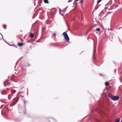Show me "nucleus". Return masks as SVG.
Here are the masks:
<instances>
[{"instance_id": "7ed1b4c3", "label": "nucleus", "mask_w": 122, "mask_h": 122, "mask_svg": "<svg viewBox=\"0 0 122 122\" xmlns=\"http://www.w3.org/2000/svg\"><path fill=\"white\" fill-rule=\"evenodd\" d=\"M96 52V50L95 49H94L93 51V58L94 59H96V55H95V54Z\"/></svg>"}, {"instance_id": "4468645a", "label": "nucleus", "mask_w": 122, "mask_h": 122, "mask_svg": "<svg viewBox=\"0 0 122 122\" xmlns=\"http://www.w3.org/2000/svg\"><path fill=\"white\" fill-rule=\"evenodd\" d=\"M56 35V33H54L52 35L53 36H55Z\"/></svg>"}, {"instance_id": "20e7f679", "label": "nucleus", "mask_w": 122, "mask_h": 122, "mask_svg": "<svg viewBox=\"0 0 122 122\" xmlns=\"http://www.w3.org/2000/svg\"><path fill=\"white\" fill-rule=\"evenodd\" d=\"M16 78V77L15 76L14 74H13L11 77V80H14Z\"/></svg>"}, {"instance_id": "f03ea898", "label": "nucleus", "mask_w": 122, "mask_h": 122, "mask_svg": "<svg viewBox=\"0 0 122 122\" xmlns=\"http://www.w3.org/2000/svg\"><path fill=\"white\" fill-rule=\"evenodd\" d=\"M112 100L114 101H116L119 98L117 96H113L112 95L109 96Z\"/></svg>"}, {"instance_id": "6ab92c4d", "label": "nucleus", "mask_w": 122, "mask_h": 122, "mask_svg": "<svg viewBox=\"0 0 122 122\" xmlns=\"http://www.w3.org/2000/svg\"><path fill=\"white\" fill-rule=\"evenodd\" d=\"M100 75L101 76H103V75H102V74H100Z\"/></svg>"}, {"instance_id": "dca6fc26", "label": "nucleus", "mask_w": 122, "mask_h": 122, "mask_svg": "<svg viewBox=\"0 0 122 122\" xmlns=\"http://www.w3.org/2000/svg\"><path fill=\"white\" fill-rule=\"evenodd\" d=\"M71 0H69L68 1V2H71Z\"/></svg>"}, {"instance_id": "f257e3e1", "label": "nucleus", "mask_w": 122, "mask_h": 122, "mask_svg": "<svg viewBox=\"0 0 122 122\" xmlns=\"http://www.w3.org/2000/svg\"><path fill=\"white\" fill-rule=\"evenodd\" d=\"M63 36L65 39L67 41H69L70 40L66 32H64L63 33Z\"/></svg>"}, {"instance_id": "423d86ee", "label": "nucleus", "mask_w": 122, "mask_h": 122, "mask_svg": "<svg viewBox=\"0 0 122 122\" xmlns=\"http://www.w3.org/2000/svg\"><path fill=\"white\" fill-rule=\"evenodd\" d=\"M120 119L117 118L115 120V122H119L120 121Z\"/></svg>"}, {"instance_id": "ddd939ff", "label": "nucleus", "mask_w": 122, "mask_h": 122, "mask_svg": "<svg viewBox=\"0 0 122 122\" xmlns=\"http://www.w3.org/2000/svg\"><path fill=\"white\" fill-rule=\"evenodd\" d=\"M101 0H98L97 1V3H99L101 1Z\"/></svg>"}, {"instance_id": "1a4fd4ad", "label": "nucleus", "mask_w": 122, "mask_h": 122, "mask_svg": "<svg viewBox=\"0 0 122 122\" xmlns=\"http://www.w3.org/2000/svg\"><path fill=\"white\" fill-rule=\"evenodd\" d=\"M105 85L106 86H108L109 85V83L108 82H106L105 83Z\"/></svg>"}, {"instance_id": "aec40b11", "label": "nucleus", "mask_w": 122, "mask_h": 122, "mask_svg": "<svg viewBox=\"0 0 122 122\" xmlns=\"http://www.w3.org/2000/svg\"><path fill=\"white\" fill-rule=\"evenodd\" d=\"M118 5H116V7H115V8H116V7H117V6H118Z\"/></svg>"}, {"instance_id": "9b49d317", "label": "nucleus", "mask_w": 122, "mask_h": 122, "mask_svg": "<svg viewBox=\"0 0 122 122\" xmlns=\"http://www.w3.org/2000/svg\"><path fill=\"white\" fill-rule=\"evenodd\" d=\"M96 30L98 31H100V29L99 28H98L96 29Z\"/></svg>"}, {"instance_id": "412c9836", "label": "nucleus", "mask_w": 122, "mask_h": 122, "mask_svg": "<svg viewBox=\"0 0 122 122\" xmlns=\"http://www.w3.org/2000/svg\"><path fill=\"white\" fill-rule=\"evenodd\" d=\"M9 84H10V83H9Z\"/></svg>"}, {"instance_id": "6e6552de", "label": "nucleus", "mask_w": 122, "mask_h": 122, "mask_svg": "<svg viewBox=\"0 0 122 122\" xmlns=\"http://www.w3.org/2000/svg\"><path fill=\"white\" fill-rule=\"evenodd\" d=\"M44 2L48 4L49 3V2L48 0H44Z\"/></svg>"}, {"instance_id": "0eeeda50", "label": "nucleus", "mask_w": 122, "mask_h": 122, "mask_svg": "<svg viewBox=\"0 0 122 122\" xmlns=\"http://www.w3.org/2000/svg\"><path fill=\"white\" fill-rule=\"evenodd\" d=\"M34 36V34H33L32 33L30 35V37L31 38H32Z\"/></svg>"}, {"instance_id": "9d476101", "label": "nucleus", "mask_w": 122, "mask_h": 122, "mask_svg": "<svg viewBox=\"0 0 122 122\" xmlns=\"http://www.w3.org/2000/svg\"><path fill=\"white\" fill-rule=\"evenodd\" d=\"M3 26L5 29H6V25H3Z\"/></svg>"}, {"instance_id": "f8f14e48", "label": "nucleus", "mask_w": 122, "mask_h": 122, "mask_svg": "<svg viewBox=\"0 0 122 122\" xmlns=\"http://www.w3.org/2000/svg\"><path fill=\"white\" fill-rule=\"evenodd\" d=\"M99 113H100V114H101L103 113V112H102L101 110H100V111Z\"/></svg>"}, {"instance_id": "39448f33", "label": "nucleus", "mask_w": 122, "mask_h": 122, "mask_svg": "<svg viewBox=\"0 0 122 122\" xmlns=\"http://www.w3.org/2000/svg\"><path fill=\"white\" fill-rule=\"evenodd\" d=\"M24 44L22 43H19L18 44V45L20 46H21L24 45Z\"/></svg>"}, {"instance_id": "f3484780", "label": "nucleus", "mask_w": 122, "mask_h": 122, "mask_svg": "<svg viewBox=\"0 0 122 122\" xmlns=\"http://www.w3.org/2000/svg\"><path fill=\"white\" fill-rule=\"evenodd\" d=\"M83 0H81V3H82L83 1Z\"/></svg>"}, {"instance_id": "a211bd4d", "label": "nucleus", "mask_w": 122, "mask_h": 122, "mask_svg": "<svg viewBox=\"0 0 122 122\" xmlns=\"http://www.w3.org/2000/svg\"><path fill=\"white\" fill-rule=\"evenodd\" d=\"M26 102H27L25 101L24 102V103L25 104V103Z\"/></svg>"}, {"instance_id": "2eb2a0df", "label": "nucleus", "mask_w": 122, "mask_h": 122, "mask_svg": "<svg viewBox=\"0 0 122 122\" xmlns=\"http://www.w3.org/2000/svg\"><path fill=\"white\" fill-rule=\"evenodd\" d=\"M13 93H14L15 92H16V91L15 90H13Z\"/></svg>"}]
</instances>
